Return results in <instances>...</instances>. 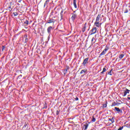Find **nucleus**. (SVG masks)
<instances>
[{
    "label": "nucleus",
    "mask_w": 130,
    "mask_h": 130,
    "mask_svg": "<svg viewBox=\"0 0 130 130\" xmlns=\"http://www.w3.org/2000/svg\"><path fill=\"white\" fill-rule=\"evenodd\" d=\"M108 49H109V47H108V46H106L105 49L100 54L99 57H101V56H102V55H105V54H106V52H107V50H108Z\"/></svg>",
    "instance_id": "nucleus-1"
},
{
    "label": "nucleus",
    "mask_w": 130,
    "mask_h": 130,
    "mask_svg": "<svg viewBox=\"0 0 130 130\" xmlns=\"http://www.w3.org/2000/svg\"><path fill=\"white\" fill-rule=\"evenodd\" d=\"M71 15H72L71 17V19L72 21H75V20H76L77 18V14L76 13V11H74V12L72 13Z\"/></svg>",
    "instance_id": "nucleus-2"
},
{
    "label": "nucleus",
    "mask_w": 130,
    "mask_h": 130,
    "mask_svg": "<svg viewBox=\"0 0 130 130\" xmlns=\"http://www.w3.org/2000/svg\"><path fill=\"white\" fill-rule=\"evenodd\" d=\"M96 32H97V27H93L90 31V35H93V34H95Z\"/></svg>",
    "instance_id": "nucleus-3"
},
{
    "label": "nucleus",
    "mask_w": 130,
    "mask_h": 130,
    "mask_svg": "<svg viewBox=\"0 0 130 130\" xmlns=\"http://www.w3.org/2000/svg\"><path fill=\"white\" fill-rule=\"evenodd\" d=\"M56 20H55V19H53V18L49 19L48 20V21L47 22L46 24H52L53 26V25H54V23H55V21Z\"/></svg>",
    "instance_id": "nucleus-4"
},
{
    "label": "nucleus",
    "mask_w": 130,
    "mask_h": 130,
    "mask_svg": "<svg viewBox=\"0 0 130 130\" xmlns=\"http://www.w3.org/2000/svg\"><path fill=\"white\" fill-rule=\"evenodd\" d=\"M89 60V58H86L83 60V62L82 63V64L83 66V67H86V64L88 63V61Z\"/></svg>",
    "instance_id": "nucleus-5"
},
{
    "label": "nucleus",
    "mask_w": 130,
    "mask_h": 130,
    "mask_svg": "<svg viewBox=\"0 0 130 130\" xmlns=\"http://www.w3.org/2000/svg\"><path fill=\"white\" fill-rule=\"evenodd\" d=\"M129 11H130V6L129 5L126 6V7L124 12V14H126L128 13Z\"/></svg>",
    "instance_id": "nucleus-6"
},
{
    "label": "nucleus",
    "mask_w": 130,
    "mask_h": 130,
    "mask_svg": "<svg viewBox=\"0 0 130 130\" xmlns=\"http://www.w3.org/2000/svg\"><path fill=\"white\" fill-rule=\"evenodd\" d=\"M124 92H123V97H125V96H126L127 94H129V89H128L127 88H125V90H124Z\"/></svg>",
    "instance_id": "nucleus-7"
},
{
    "label": "nucleus",
    "mask_w": 130,
    "mask_h": 130,
    "mask_svg": "<svg viewBox=\"0 0 130 130\" xmlns=\"http://www.w3.org/2000/svg\"><path fill=\"white\" fill-rule=\"evenodd\" d=\"M53 29L54 28L52 26H50L48 27L47 31L49 34H51V31H52V30H53Z\"/></svg>",
    "instance_id": "nucleus-8"
},
{
    "label": "nucleus",
    "mask_w": 130,
    "mask_h": 130,
    "mask_svg": "<svg viewBox=\"0 0 130 130\" xmlns=\"http://www.w3.org/2000/svg\"><path fill=\"white\" fill-rule=\"evenodd\" d=\"M114 108H115V110H116V111H117L118 113H122V110L117 107H115Z\"/></svg>",
    "instance_id": "nucleus-9"
},
{
    "label": "nucleus",
    "mask_w": 130,
    "mask_h": 130,
    "mask_svg": "<svg viewBox=\"0 0 130 130\" xmlns=\"http://www.w3.org/2000/svg\"><path fill=\"white\" fill-rule=\"evenodd\" d=\"M86 27H87V22H85L84 25L83 27L82 28V32H85V31H86Z\"/></svg>",
    "instance_id": "nucleus-10"
},
{
    "label": "nucleus",
    "mask_w": 130,
    "mask_h": 130,
    "mask_svg": "<svg viewBox=\"0 0 130 130\" xmlns=\"http://www.w3.org/2000/svg\"><path fill=\"white\" fill-rule=\"evenodd\" d=\"M101 18V14H98L96 18V20L95 21L96 22H99V21L100 20V19Z\"/></svg>",
    "instance_id": "nucleus-11"
},
{
    "label": "nucleus",
    "mask_w": 130,
    "mask_h": 130,
    "mask_svg": "<svg viewBox=\"0 0 130 130\" xmlns=\"http://www.w3.org/2000/svg\"><path fill=\"white\" fill-rule=\"evenodd\" d=\"M94 25L96 27H100V25H101V23H99V21H95L94 22Z\"/></svg>",
    "instance_id": "nucleus-12"
},
{
    "label": "nucleus",
    "mask_w": 130,
    "mask_h": 130,
    "mask_svg": "<svg viewBox=\"0 0 130 130\" xmlns=\"http://www.w3.org/2000/svg\"><path fill=\"white\" fill-rule=\"evenodd\" d=\"M23 130L28 129V124H25L23 127Z\"/></svg>",
    "instance_id": "nucleus-13"
},
{
    "label": "nucleus",
    "mask_w": 130,
    "mask_h": 130,
    "mask_svg": "<svg viewBox=\"0 0 130 130\" xmlns=\"http://www.w3.org/2000/svg\"><path fill=\"white\" fill-rule=\"evenodd\" d=\"M83 126H84V127H83V129L84 130H87L88 129V126H89V124H84Z\"/></svg>",
    "instance_id": "nucleus-14"
},
{
    "label": "nucleus",
    "mask_w": 130,
    "mask_h": 130,
    "mask_svg": "<svg viewBox=\"0 0 130 130\" xmlns=\"http://www.w3.org/2000/svg\"><path fill=\"white\" fill-rule=\"evenodd\" d=\"M109 121H111V123H110V124H112V123H113V122H114V119L113 118V117H112L111 119H109Z\"/></svg>",
    "instance_id": "nucleus-15"
},
{
    "label": "nucleus",
    "mask_w": 130,
    "mask_h": 130,
    "mask_svg": "<svg viewBox=\"0 0 130 130\" xmlns=\"http://www.w3.org/2000/svg\"><path fill=\"white\" fill-rule=\"evenodd\" d=\"M87 72V70L86 69H84V70H82L81 72H80V74L81 75L83 74H85Z\"/></svg>",
    "instance_id": "nucleus-16"
},
{
    "label": "nucleus",
    "mask_w": 130,
    "mask_h": 130,
    "mask_svg": "<svg viewBox=\"0 0 130 130\" xmlns=\"http://www.w3.org/2000/svg\"><path fill=\"white\" fill-rule=\"evenodd\" d=\"M73 5L75 9H77V3L76 0H73Z\"/></svg>",
    "instance_id": "nucleus-17"
},
{
    "label": "nucleus",
    "mask_w": 130,
    "mask_h": 130,
    "mask_svg": "<svg viewBox=\"0 0 130 130\" xmlns=\"http://www.w3.org/2000/svg\"><path fill=\"white\" fill-rule=\"evenodd\" d=\"M50 2V0H46L44 5V8H45V6Z\"/></svg>",
    "instance_id": "nucleus-18"
},
{
    "label": "nucleus",
    "mask_w": 130,
    "mask_h": 130,
    "mask_svg": "<svg viewBox=\"0 0 130 130\" xmlns=\"http://www.w3.org/2000/svg\"><path fill=\"white\" fill-rule=\"evenodd\" d=\"M63 13V11H62L60 12V17H61L60 21H61V20H62V18H63V15H62Z\"/></svg>",
    "instance_id": "nucleus-19"
},
{
    "label": "nucleus",
    "mask_w": 130,
    "mask_h": 130,
    "mask_svg": "<svg viewBox=\"0 0 130 130\" xmlns=\"http://www.w3.org/2000/svg\"><path fill=\"white\" fill-rule=\"evenodd\" d=\"M24 24H25V25H26V26L28 25V24H29V21L25 20L24 21Z\"/></svg>",
    "instance_id": "nucleus-20"
},
{
    "label": "nucleus",
    "mask_w": 130,
    "mask_h": 130,
    "mask_svg": "<svg viewBox=\"0 0 130 130\" xmlns=\"http://www.w3.org/2000/svg\"><path fill=\"white\" fill-rule=\"evenodd\" d=\"M91 121L92 122H95V121H96V118H95V117L94 116H92V119Z\"/></svg>",
    "instance_id": "nucleus-21"
},
{
    "label": "nucleus",
    "mask_w": 130,
    "mask_h": 130,
    "mask_svg": "<svg viewBox=\"0 0 130 130\" xmlns=\"http://www.w3.org/2000/svg\"><path fill=\"white\" fill-rule=\"evenodd\" d=\"M123 56H124V54H122L119 56V59H122V58H123Z\"/></svg>",
    "instance_id": "nucleus-22"
},
{
    "label": "nucleus",
    "mask_w": 130,
    "mask_h": 130,
    "mask_svg": "<svg viewBox=\"0 0 130 130\" xmlns=\"http://www.w3.org/2000/svg\"><path fill=\"white\" fill-rule=\"evenodd\" d=\"M106 72V69L105 68H104L103 69V71L101 72V74H104Z\"/></svg>",
    "instance_id": "nucleus-23"
},
{
    "label": "nucleus",
    "mask_w": 130,
    "mask_h": 130,
    "mask_svg": "<svg viewBox=\"0 0 130 130\" xmlns=\"http://www.w3.org/2000/svg\"><path fill=\"white\" fill-rule=\"evenodd\" d=\"M27 35L24 36V38L25 39V42H27V41H28V38H27Z\"/></svg>",
    "instance_id": "nucleus-24"
},
{
    "label": "nucleus",
    "mask_w": 130,
    "mask_h": 130,
    "mask_svg": "<svg viewBox=\"0 0 130 130\" xmlns=\"http://www.w3.org/2000/svg\"><path fill=\"white\" fill-rule=\"evenodd\" d=\"M93 41H94V37H93L92 39H91V45H93L94 44V43H95V42H93Z\"/></svg>",
    "instance_id": "nucleus-25"
},
{
    "label": "nucleus",
    "mask_w": 130,
    "mask_h": 130,
    "mask_svg": "<svg viewBox=\"0 0 130 130\" xmlns=\"http://www.w3.org/2000/svg\"><path fill=\"white\" fill-rule=\"evenodd\" d=\"M13 15H14V17H16V16H18V13L17 12H13Z\"/></svg>",
    "instance_id": "nucleus-26"
},
{
    "label": "nucleus",
    "mask_w": 130,
    "mask_h": 130,
    "mask_svg": "<svg viewBox=\"0 0 130 130\" xmlns=\"http://www.w3.org/2000/svg\"><path fill=\"white\" fill-rule=\"evenodd\" d=\"M111 72H112V69L108 73V75H109L110 76H112V74H111Z\"/></svg>",
    "instance_id": "nucleus-27"
},
{
    "label": "nucleus",
    "mask_w": 130,
    "mask_h": 130,
    "mask_svg": "<svg viewBox=\"0 0 130 130\" xmlns=\"http://www.w3.org/2000/svg\"><path fill=\"white\" fill-rule=\"evenodd\" d=\"M112 106H116V103H115V102H114L112 103Z\"/></svg>",
    "instance_id": "nucleus-28"
},
{
    "label": "nucleus",
    "mask_w": 130,
    "mask_h": 130,
    "mask_svg": "<svg viewBox=\"0 0 130 130\" xmlns=\"http://www.w3.org/2000/svg\"><path fill=\"white\" fill-rule=\"evenodd\" d=\"M9 10L11 12L13 10V9H12V7H11V6H10L8 8Z\"/></svg>",
    "instance_id": "nucleus-29"
},
{
    "label": "nucleus",
    "mask_w": 130,
    "mask_h": 130,
    "mask_svg": "<svg viewBox=\"0 0 130 130\" xmlns=\"http://www.w3.org/2000/svg\"><path fill=\"white\" fill-rule=\"evenodd\" d=\"M107 105L106 104H104L103 105V107H104V108H106V107H107Z\"/></svg>",
    "instance_id": "nucleus-30"
},
{
    "label": "nucleus",
    "mask_w": 130,
    "mask_h": 130,
    "mask_svg": "<svg viewBox=\"0 0 130 130\" xmlns=\"http://www.w3.org/2000/svg\"><path fill=\"white\" fill-rule=\"evenodd\" d=\"M68 70H70V67H67V68L65 69L66 72H68Z\"/></svg>",
    "instance_id": "nucleus-31"
},
{
    "label": "nucleus",
    "mask_w": 130,
    "mask_h": 130,
    "mask_svg": "<svg viewBox=\"0 0 130 130\" xmlns=\"http://www.w3.org/2000/svg\"><path fill=\"white\" fill-rule=\"evenodd\" d=\"M123 129V126H122V127H120L118 129V130H122V129Z\"/></svg>",
    "instance_id": "nucleus-32"
},
{
    "label": "nucleus",
    "mask_w": 130,
    "mask_h": 130,
    "mask_svg": "<svg viewBox=\"0 0 130 130\" xmlns=\"http://www.w3.org/2000/svg\"><path fill=\"white\" fill-rule=\"evenodd\" d=\"M5 48H6V46H3L2 47V51H4V50L5 49Z\"/></svg>",
    "instance_id": "nucleus-33"
},
{
    "label": "nucleus",
    "mask_w": 130,
    "mask_h": 130,
    "mask_svg": "<svg viewBox=\"0 0 130 130\" xmlns=\"http://www.w3.org/2000/svg\"><path fill=\"white\" fill-rule=\"evenodd\" d=\"M75 101H78V100H79V98L76 97V98L75 99Z\"/></svg>",
    "instance_id": "nucleus-34"
},
{
    "label": "nucleus",
    "mask_w": 130,
    "mask_h": 130,
    "mask_svg": "<svg viewBox=\"0 0 130 130\" xmlns=\"http://www.w3.org/2000/svg\"><path fill=\"white\" fill-rule=\"evenodd\" d=\"M59 113V111H57V112H56L57 115H58Z\"/></svg>",
    "instance_id": "nucleus-35"
},
{
    "label": "nucleus",
    "mask_w": 130,
    "mask_h": 130,
    "mask_svg": "<svg viewBox=\"0 0 130 130\" xmlns=\"http://www.w3.org/2000/svg\"><path fill=\"white\" fill-rule=\"evenodd\" d=\"M51 14V15H53V11H52Z\"/></svg>",
    "instance_id": "nucleus-36"
},
{
    "label": "nucleus",
    "mask_w": 130,
    "mask_h": 130,
    "mask_svg": "<svg viewBox=\"0 0 130 130\" xmlns=\"http://www.w3.org/2000/svg\"><path fill=\"white\" fill-rule=\"evenodd\" d=\"M127 99H128V100H130V98L129 97H127Z\"/></svg>",
    "instance_id": "nucleus-37"
},
{
    "label": "nucleus",
    "mask_w": 130,
    "mask_h": 130,
    "mask_svg": "<svg viewBox=\"0 0 130 130\" xmlns=\"http://www.w3.org/2000/svg\"><path fill=\"white\" fill-rule=\"evenodd\" d=\"M22 0H19V1H18V3H21V1Z\"/></svg>",
    "instance_id": "nucleus-38"
},
{
    "label": "nucleus",
    "mask_w": 130,
    "mask_h": 130,
    "mask_svg": "<svg viewBox=\"0 0 130 130\" xmlns=\"http://www.w3.org/2000/svg\"><path fill=\"white\" fill-rule=\"evenodd\" d=\"M56 9V8H55L54 9V11H55V10Z\"/></svg>",
    "instance_id": "nucleus-39"
}]
</instances>
